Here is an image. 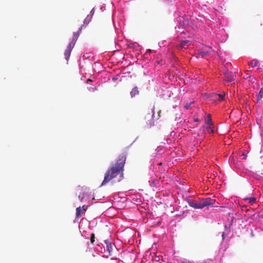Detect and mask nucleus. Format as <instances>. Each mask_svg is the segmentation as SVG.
Returning <instances> with one entry per match:
<instances>
[{"mask_svg":"<svg viewBox=\"0 0 263 263\" xmlns=\"http://www.w3.org/2000/svg\"><path fill=\"white\" fill-rule=\"evenodd\" d=\"M263 97V88H261L257 96V102L261 100Z\"/></svg>","mask_w":263,"mask_h":263,"instance_id":"nucleus-15","label":"nucleus"},{"mask_svg":"<svg viewBox=\"0 0 263 263\" xmlns=\"http://www.w3.org/2000/svg\"><path fill=\"white\" fill-rule=\"evenodd\" d=\"M208 53V51H199L198 52V55H201V57H203L205 55H206Z\"/></svg>","mask_w":263,"mask_h":263,"instance_id":"nucleus-19","label":"nucleus"},{"mask_svg":"<svg viewBox=\"0 0 263 263\" xmlns=\"http://www.w3.org/2000/svg\"><path fill=\"white\" fill-rule=\"evenodd\" d=\"M95 13V9L93 8L90 12V14L87 15L86 17L85 18L84 21V27H85L91 21L92 16Z\"/></svg>","mask_w":263,"mask_h":263,"instance_id":"nucleus-5","label":"nucleus"},{"mask_svg":"<svg viewBox=\"0 0 263 263\" xmlns=\"http://www.w3.org/2000/svg\"><path fill=\"white\" fill-rule=\"evenodd\" d=\"M95 234L94 233H92L91 234V236H90V242L92 244H93V242H95Z\"/></svg>","mask_w":263,"mask_h":263,"instance_id":"nucleus-22","label":"nucleus"},{"mask_svg":"<svg viewBox=\"0 0 263 263\" xmlns=\"http://www.w3.org/2000/svg\"><path fill=\"white\" fill-rule=\"evenodd\" d=\"M76 42L74 41V39H72V41L69 43L68 46H67V48L68 49H70L72 50V48L74 46Z\"/></svg>","mask_w":263,"mask_h":263,"instance_id":"nucleus-13","label":"nucleus"},{"mask_svg":"<svg viewBox=\"0 0 263 263\" xmlns=\"http://www.w3.org/2000/svg\"><path fill=\"white\" fill-rule=\"evenodd\" d=\"M182 263H191V262L190 261H183Z\"/></svg>","mask_w":263,"mask_h":263,"instance_id":"nucleus-27","label":"nucleus"},{"mask_svg":"<svg viewBox=\"0 0 263 263\" xmlns=\"http://www.w3.org/2000/svg\"><path fill=\"white\" fill-rule=\"evenodd\" d=\"M126 157L125 154H122L118 157L116 163L112 164L108 168L104 175V178L101 186L105 185L107 183L119 176L118 181L123 178L124 167Z\"/></svg>","mask_w":263,"mask_h":263,"instance_id":"nucleus-1","label":"nucleus"},{"mask_svg":"<svg viewBox=\"0 0 263 263\" xmlns=\"http://www.w3.org/2000/svg\"><path fill=\"white\" fill-rule=\"evenodd\" d=\"M95 13V9L93 8L90 12V14L87 15L86 17L85 18L84 21V27H85L91 21L92 16Z\"/></svg>","mask_w":263,"mask_h":263,"instance_id":"nucleus-6","label":"nucleus"},{"mask_svg":"<svg viewBox=\"0 0 263 263\" xmlns=\"http://www.w3.org/2000/svg\"><path fill=\"white\" fill-rule=\"evenodd\" d=\"M208 130L210 131L211 133H214V129L211 127V126H207L206 127Z\"/></svg>","mask_w":263,"mask_h":263,"instance_id":"nucleus-23","label":"nucleus"},{"mask_svg":"<svg viewBox=\"0 0 263 263\" xmlns=\"http://www.w3.org/2000/svg\"><path fill=\"white\" fill-rule=\"evenodd\" d=\"M221 236H222V239H224L225 238V234L224 232L222 233Z\"/></svg>","mask_w":263,"mask_h":263,"instance_id":"nucleus-26","label":"nucleus"},{"mask_svg":"<svg viewBox=\"0 0 263 263\" xmlns=\"http://www.w3.org/2000/svg\"><path fill=\"white\" fill-rule=\"evenodd\" d=\"M259 61L258 60H252L250 63H249V65L252 67H256L257 66H258L259 65Z\"/></svg>","mask_w":263,"mask_h":263,"instance_id":"nucleus-10","label":"nucleus"},{"mask_svg":"<svg viewBox=\"0 0 263 263\" xmlns=\"http://www.w3.org/2000/svg\"><path fill=\"white\" fill-rule=\"evenodd\" d=\"M235 76L232 72H227L224 74V80L228 82H231L235 80Z\"/></svg>","mask_w":263,"mask_h":263,"instance_id":"nucleus-4","label":"nucleus"},{"mask_svg":"<svg viewBox=\"0 0 263 263\" xmlns=\"http://www.w3.org/2000/svg\"><path fill=\"white\" fill-rule=\"evenodd\" d=\"M213 201V199L205 198L199 201L190 200L188 201V203L190 206L195 209H202L205 206L212 205L214 203Z\"/></svg>","mask_w":263,"mask_h":263,"instance_id":"nucleus-2","label":"nucleus"},{"mask_svg":"<svg viewBox=\"0 0 263 263\" xmlns=\"http://www.w3.org/2000/svg\"><path fill=\"white\" fill-rule=\"evenodd\" d=\"M154 108L152 109L151 112L148 113L144 118L145 127L149 128L154 125Z\"/></svg>","mask_w":263,"mask_h":263,"instance_id":"nucleus-3","label":"nucleus"},{"mask_svg":"<svg viewBox=\"0 0 263 263\" xmlns=\"http://www.w3.org/2000/svg\"><path fill=\"white\" fill-rule=\"evenodd\" d=\"M194 103V101L193 102H191L190 103H186V104L184 106V108L186 109H190L191 108V105L192 104H193Z\"/></svg>","mask_w":263,"mask_h":263,"instance_id":"nucleus-20","label":"nucleus"},{"mask_svg":"<svg viewBox=\"0 0 263 263\" xmlns=\"http://www.w3.org/2000/svg\"><path fill=\"white\" fill-rule=\"evenodd\" d=\"M195 121H196V122L198 121V119H195Z\"/></svg>","mask_w":263,"mask_h":263,"instance_id":"nucleus-28","label":"nucleus"},{"mask_svg":"<svg viewBox=\"0 0 263 263\" xmlns=\"http://www.w3.org/2000/svg\"><path fill=\"white\" fill-rule=\"evenodd\" d=\"M84 27V25H82L81 26V27L79 28V30L78 31L77 33H76L74 32L73 33V38L72 39H74V41L75 42H76L77 39L79 37V33L80 32V31H81V29Z\"/></svg>","mask_w":263,"mask_h":263,"instance_id":"nucleus-12","label":"nucleus"},{"mask_svg":"<svg viewBox=\"0 0 263 263\" xmlns=\"http://www.w3.org/2000/svg\"><path fill=\"white\" fill-rule=\"evenodd\" d=\"M250 203L253 204L256 201V198L255 197H250L248 199Z\"/></svg>","mask_w":263,"mask_h":263,"instance_id":"nucleus-21","label":"nucleus"},{"mask_svg":"<svg viewBox=\"0 0 263 263\" xmlns=\"http://www.w3.org/2000/svg\"><path fill=\"white\" fill-rule=\"evenodd\" d=\"M206 124H208V126H211L212 125V121L210 115H208L207 116Z\"/></svg>","mask_w":263,"mask_h":263,"instance_id":"nucleus-16","label":"nucleus"},{"mask_svg":"<svg viewBox=\"0 0 263 263\" xmlns=\"http://www.w3.org/2000/svg\"><path fill=\"white\" fill-rule=\"evenodd\" d=\"M84 193H82V194H80L79 195V198L80 199V200L82 201L83 199V198H84Z\"/></svg>","mask_w":263,"mask_h":263,"instance_id":"nucleus-24","label":"nucleus"},{"mask_svg":"<svg viewBox=\"0 0 263 263\" xmlns=\"http://www.w3.org/2000/svg\"><path fill=\"white\" fill-rule=\"evenodd\" d=\"M71 51V50L68 49L67 48L65 51L64 55L67 60H68L70 57Z\"/></svg>","mask_w":263,"mask_h":263,"instance_id":"nucleus-14","label":"nucleus"},{"mask_svg":"<svg viewBox=\"0 0 263 263\" xmlns=\"http://www.w3.org/2000/svg\"><path fill=\"white\" fill-rule=\"evenodd\" d=\"M224 95L214 93V97H218L219 101H222L224 99Z\"/></svg>","mask_w":263,"mask_h":263,"instance_id":"nucleus-18","label":"nucleus"},{"mask_svg":"<svg viewBox=\"0 0 263 263\" xmlns=\"http://www.w3.org/2000/svg\"><path fill=\"white\" fill-rule=\"evenodd\" d=\"M82 209H81V208L80 206L77 208L76 209V217L77 218H79V217H82V211L83 210H84V206H82Z\"/></svg>","mask_w":263,"mask_h":263,"instance_id":"nucleus-8","label":"nucleus"},{"mask_svg":"<svg viewBox=\"0 0 263 263\" xmlns=\"http://www.w3.org/2000/svg\"><path fill=\"white\" fill-rule=\"evenodd\" d=\"M106 245L107 250L109 254H110L111 252L113 251L114 248L115 247L114 245H112L110 242L107 240L104 241Z\"/></svg>","mask_w":263,"mask_h":263,"instance_id":"nucleus-7","label":"nucleus"},{"mask_svg":"<svg viewBox=\"0 0 263 263\" xmlns=\"http://www.w3.org/2000/svg\"><path fill=\"white\" fill-rule=\"evenodd\" d=\"M189 43V41L182 40L180 42V46L181 47H185Z\"/></svg>","mask_w":263,"mask_h":263,"instance_id":"nucleus-17","label":"nucleus"},{"mask_svg":"<svg viewBox=\"0 0 263 263\" xmlns=\"http://www.w3.org/2000/svg\"><path fill=\"white\" fill-rule=\"evenodd\" d=\"M84 27V25H82L81 26V27L79 28V30L78 31L77 33H76L74 32L73 33V38L72 39H74V41L75 42H76L77 39L79 37V33L80 32V31H81V29Z\"/></svg>","mask_w":263,"mask_h":263,"instance_id":"nucleus-11","label":"nucleus"},{"mask_svg":"<svg viewBox=\"0 0 263 263\" xmlns=\"http://www.w3.org/2000/svg\"><path fill=\"white\" fill-rule=\"evenodd\" d=\"M211 97L213 98L215 100H219L218 97H214V93L211 96Z\"/></svg>","mask_w":263,"mask_h":263,"instance_id":"nucleus-25","label":"nucleus"},{"mask_svg":"<svg viewBox=\"0 0 263 263\" xmlns=\"http://www.w3.org/2000/svg\"><path fill=\"white\" fill-rule=\"evenodd\" d=\"M138 94H139V90H138V87L136 86L134 88H133V89L132 90V91H130V96L133 98Z\"/></svg>","mask_w":263,"mask_h":263,"instance_id":"nucleus-9","label":"nucleus"}]
</instances>
